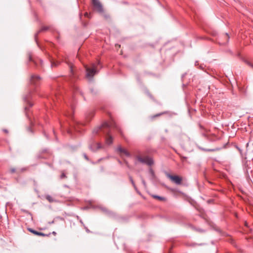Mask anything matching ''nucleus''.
I'll return each mask as SVG.
<instances>
[{
    "instance_id": "1",
    "label": "nucleus",
    "mask_w": 253,
    "mask_h": 253,
    "mask_svg": "<svg viewBox=\"0 0 253 253\" xmlns=\"http://www.w3.org/2000/svg\"><path fill=\"white\" fill-rule=\"evenodd\" d=\"M113 127L117 128L116 125L114 122H105L101 126L94 128L92 133L93 134L103 133L105 136L106 144L110 145L113 143V137L110 135L111 129Z\"/></svg>"
},
{
    "instance_id": "2",
    "label": "nucleus",
    "mask_w": 253,
    "mask_h": 253,
    "mask_svg": "<svg viewBox=\"0 0 253 253\" xmlns=\"http://www.w3.org/2000/svg\"><path fill=\"white\" fill-rule=\"evenodd\" d=\"M84 67L86 71V77L89 79L92 78L97 73V67L95 64H92L90 67L87 65H85Z\"/></svg>"
},
{
    "instance_id": "3",
    "label": "nucleus",
    "mask_w": 253,
    "mask_h": 253,
    "mask_svg": "<svg viewBox=\"0 0 253 253\" xmlns=\"http://www.w3.org/2000/svg\"><path fill=\"white\" fill-rule=\"evenodd\" d=\"M91 2L95 11L99 13L103 12V5L99 0H91Z\"/></svg>"
},
{
    "instance_id": "4",
    "label": "nucleus",
    "mask_w": 253,
    "mask_h": 253,
    "mask_svg": "<svg viewBox=\"0 0 253 253\" xmlns=\"http://www.w3.org/2000/svg\"><path fill=\"white\" fill-rule=\"evenodd\" d=\"M166 176L170 180L177 185H179L181 183L182 178L178 175H172L169 173H166Z\"/></svg>"
},
{
    "instance_id": "5",
    "label": "nucleus",
    "mask_w": 253,
    "mask_h": 253,
    "mask_svg": "<svg viewBox=\"0 0 253 253\" xmlns=\"http://www.w3.org/2000/svg\"><path fill=\"white\" fill-rule=\"evenodd\" d=\"M137 160L143 164H146L148 166H152L154 164V161L151 158L149 157H146L145 158H142L140 156L137 157Z\"/></svg>"
},
{
    "instance_id": "6",
    "label": "nucleus",
    "mask_w": 253,
    "mask_h": 253,
    "mask_svg": "<svg viewBox=\"0 0 253 253\" xmlns=\"http://www.w3.org/2000/svg\"><path fill=\"white\" fill-rule=\"evenodd\" d=\"M41 81V78L37 75H32L31 77L30 82L32 84L35 86L38 85Z\"/></svg>"
},
{
    "instance_id": "7",
    "label": "nucleus",
    "mask_w": 253,
    "mask_h": 253,
    "mask_svg": "<svg viewBox=\"0 0 253 253\" xmlns=\"http://www.w3.org/2000/svg\"><path fill=\"white\" fill-rule=\"evenodd\" d=\"M102 147L100 143H93L89 145V149L92 151H96Z\"/></svg>"
},
{
    "instance_id": "8",
    "label": "nucleus",
    "mask_w": 253,
    "mask_h": 253,
    "mask_svg": "<svg viewBox=\"0 0 253 253\" xmlns=\"http://www.w3.org/2000/svg\"><path fill=\"white\" fill-rule=\"evenodd\" d=\"M117 151L118 152H119L120 154H124V155H126L127 157H130V154H129V153L125 149H124V148H122L121 146H119L117 148Z\"/></svg>"
},
{
    "instance_id": "9",
    "label": "nucleus",
    "mask_w": 253,
    "mask_h": 253,
    "mask_svg": "<svg viewBox=\"0 0 253 253\" xmlns=\"http://www.w3.org/2000/svg\"><path fill=\"white\" fill-rule=\"evenodd\" d=\"M32 92L31 91V92H30L29 93V94L28 95H27V96H25V97H24V100H25L26 102H27V103L29 104V107H32V106L33 105V104L32 103H31V102H30V101H29V99H30V98H31V94H32Z\"/></svg>"
},
{
    "instance_id": "10",
    "label": "nucleus",
    "mask_w": 253,
    "mask_h": 253,
    "mask_svg": "<svg viewBox=\"0 0 253 253\" xmlns=\"http://www.w3.org/2000/svg\"><path fill=\"white\" fill-rule=\"evenodd\" d=\"M29 231L31 232V233H33L35 235H38V236H45L46 235L43 233L38 232L36 230H34L31 228L29 229Z\"/></svg>"
},
{
    "instance_id": "11",
    "label": "nucleus",
    "mask_w": 253,
    "mask_h": 253,
    "mask_svg": "<svg viewBox=\"0 0 253 253\" xmlns=\"http://www.w3.org/2000/svg\"><path fill=\"white\" fill-rule=\"evenodd\" d=\"M149 172L152 177V178L154 179L155 178V174L153 169L152 168H150L149 169Z\"/></svg>"
},
{
    "instance_id": "12",
    "label": "nucleus",
    "mask_w": 253,
    "mask_h": 253,
    "mask_svg": "<svg viewBox=\"0 0 253 253\" xmlns=\"http://www.w3.org/2000/svg\"><path fill=\"white\" fill-rule=\"evenodd\" d=\"M45 198L47 200H48L50 203L53 202L55 200L53 198L50 196V195H46Z\"/></svg>"
},
{
    "instance_id": "13",
    "label": "nucleus",
    "mask_w": 253,
    "mask_h": 253,
    "mask_svg": "<svg viewBox=\"0 0 253 253\" xmlns=\"http://www.w3.org/2000/svg\"><path fill=\"white\" fill-rule=\"evenodd\" d=\"M224 37H225V38L226 40V42H223L221 43V44H226L228 42L229 39V36H228L227 33L225 34V35H224Z\"/></svg>"
},
{
    "instance_id": "14",
    "label": "nucleus",
    "mask_w": 253,
    "mask_h": 253,
    "mask_svg": "<svg viewBox=\"0 0 253 253\" xmlns=\"http://www.w3.org/2000/svg\"><path fill=\"white\" fill-rule=\"evenodd\" d=\"M59 64L58 61H51V66L52 67H55L57 66V65Z\"/></svg>"
},
{
    "instance_id": "15",
    "label": "nucleus",
    "mask_w": 253,
    "mask_h": 253,
    "mask_svg": "<svg viewBox=\"0 0 253 253\" xmlns=\"http://www.w3.org/2000/svg\"><path fill=\"white\" fill-rule=\"evenodd\" d=\"M129 178L130 181H131V183H132L133 186L136 190V186L135 185L134 182L132 177L131 176H129Z\"/></svg>"
},
{
    "instance_id": "16",
    "label": "nucleus",
    "mask_w": 253,
    "mask_h": 253,
    "mask_svg": "<svg viewBox=\"0 0 253 253\" xmlns=\"http://www.w3.org/2000/svg\"><path fill=\"white\" fill-rule=\"evenodd\" d=\"M153 197L155 198V199H159L160 200H164V198L163 197H160V196H157V195H153Z\"/></svg>"
},
{
    "instance_id": "17",
    "label": "nucleus",
    "mask_w": 253,
    "mask_h": 253,
    "mask_svg": "<svg viewBox=\"0 0 253 253\" xmlns=\"http://www.w3.org/2000/svg\"><path fill=\"white\" fill-rule=\"evenodd\" d=\"M65 62H66V63H67L69 65V67H70V70H71V72H72L73 69H72V65H71L70 64H69V63H68V61H67L66 59H65Z\"/></svg>"
},
{
    "instance_id": "18",
    "label": "nucleus",
    "mask_w": 253,
    "mask_h": 253,
    "mask_svg": "<svg viewBox=\"0 0 253 253\" xmlns=\"http://www.w3.org/2000/svg\"><path fill=\"white\" fill-rule=\"evenodd\" d=\"M66 175L64 173V172H62L61 176H60V178L61 179H63V178H66Z\"/></svg>"
},
{
    "instance_id": "19",
    "label": "nucleus",
    "mask_w": 253,
    "mask_h": 253,
    "mask_svg": "<svg viewBox=\"0 0 253 253\" xmlns=\"http://www.w3.org/2000/svg\"><path fill=\"white\" fill-rule=\"evenodd\" d=\"M90 14H89L87 12H85L84 13V16L86 17L89 18H90Z\"/></svg>"
},
{
    "instance_id": "20",
    "label": "nucleus",
    "mask_w": 253,
    "mask_h": 253,
    "mask_svg": "<svg viewBox=\"0 0 253 253\" xmlns=\"http://www.w3.org/2000/svg\"><path fill=\"white\" fill-rule=\"evenodd\" d=\"M164 113H162L158 114H157V115H155V116H153V117H152V118H155V117H156L160 116H161V115L164 114Z\"/></svg>"
},
{
    "instance_id": "21",
    "label": "nucleus",
    "mask_w": 253,
    "mask_h": 253,
    "mask_svg": "<svg viewBox=\"0 0 253 253\" xmlns=\"http://www.w3.org/2000/svg\"><path fill=\"white\" fill-rule=\"evenodd\" d=\"M48 29V28L47 27H43L42 29H41V31H46L47 30V29Z\"/></svg>"
},
{
    "instance_id": "22",
    "label": "nucleus",
    "mask_w": 253,
    "mask_h": 253,
    "mask_svg": "<svg viewBox=\"0 0 253 253\" xmlns=\"http://www.w3.org/2000/svg\"><path fill=\"white\" fill-rule=\"evenodd\" d=\"M202 149L205 151H213V149H203V148Z\"/></svg>"
},
{
    "instance_id": "23",
    "label": "nucleus",
    "mask_w": 253,
    "mask_h": 253,
    "mask_svg": "<svg viewBox=\"0 0 253 253\" xmlns=\"http://www.w3.org/2000/svg\"><path fill=\"white\" fill-rule=\"evenodd\" d=\"M66 115L68 116L69 117H71L72 116V112H71V113H68V114H66Z\"/></svg>"
},
{
    "instance_id": "24",
    "label": "nucleus",
    "mask_w": 253,
    "mask_h": 253,
    "mask_svg": "<svg viewBox=\"0 0 253 253\" xmlns=\"http://www.w3.org/2000/svg\"><path fill=\"white\" fill-rule=\"evenodd\" d=\"M142 182L143 184L144 185V186L145 187H146V182L145 181V180L144 179H142Z\"/></svg>"
},
{
    "instance_id": "25",
    "label": "nucleus",
    "mask_w": 253,
    "mask_h": 253,
    "mask_svg": "<svg viewBox=\"0 0 253 253\" xmlns=\"http://www.w3.org/2000/svg\"><path fill=\"white\" fill-rule=\"evenodd\" d=\"M10 171L11 173H14L15 171V169L14 168L11 169Z\"/></svg>"
},
{
    "instance_id": "26",
    "label": "nucleus",
    "mask_w": 253,
    "mask_h": 253,
    "mask_svg": "<svg viewBox=\"0 0 253 253\" xmlns=\"http://www.w3.org/2000/svg\"><path fill=\"white\" fill-rule=\"evenodd\" d=\"M247 63L251 67H253V64H252V63H251L250 62H247Z\"/></svg>"
},
{
    "instance_id": "27",
    "label": "nucleus",
    "mask_w": 253,
    "mask_h": 253,
    "mask_svg": "<svg viewBox=\"0 0 253 253\" xmlns=\"http://www.w3.org/2000/svg\"><path fill=\"white\" fill-rule=\"evenodd\" d=\"M84 158H85L86 160H88V157H87V155H86L85 154H84Z\"/></svg>"
},
{
    "instance_id": "28",
    "label": "nucleus",
    "mask_w": 253,
    "mask_h": 253,
    "mask_svg": "<svg viewBox=\"0 0 253 253\" xmlns=\"http://www.w3.org/2000/svg\"><path fill=\"white\" fill-rule=\"evenodd\" d=\"M74 89H75V90L76 91H77L78 90V87L77 86H75L74 87Z\"/></svg>"
},
{
    "instance_id": "29",
    "label": "nucleus",
    "mask_w": 253,
    "mask_h": 253,
    "mask_svg": "<svg viewBox=\"0 0 253 253\" xmlns=\"http://www.w3.org/2000/svg\"><path fill=\"white\" fill-rule=\"evenodd\" d=\"M29 60L32 61V57L31 55L29 56Z\"/></svg>"
},
{
    "instance_id": "30",
    "label": "nucleus",
    "mask_w": 253,
    "mask_h": 253,
    "mask_svg": "<svg viewBox=\"0 0 253 253\" xmlns=\"http://www.w3.org/2000/svg\"><path fill=\"white\" fill-rule=\"evenodd\" d=\"M3 131L5 132V133H7L8 131L6 130V129H3Z\"/></svg>"
},
{
    "instance_id": "31",
    "label": "nucleus",
    "mask_w": 253,
    "mask_h": 253,
    "mask_svg": "<svg viewBox=\"0 0 253 253\" xmlns=\"http://www.w3.org/2000/svg\"><path fill=\"white\" fill-rule=\"evenodd\" d=\"M75 129L77 131H78V128L76 126L75 127Z\"/></svg>"
},
{
    "instance_id": "32",
    "label": "nucleus",
    "mask_w": 253,
    "mask_h": 253,
    "mask_svg": "<svg viewBox=\"0 0 253 253\" xmlns=\"http://www.w3.org/2000/svg\"><path fill=\"white\" fill-rule=\"evenodd\" d=\"M26 170V169H21V171H24V170Z\"/></svg>"
},
{
    "instance_id": "33",
    "label": "nucleus",
    "mask_w": 253,
    "mask_h": 253,
    "mask_svg": "<svg viewBox=\"0 0 253 253\" xmlns=\"http://www.w3.org/2000/svg\"><path fill=\"white\" fill-rule=\"evenodd\" d=\"M119 132H120V133L122 134V132H121V130H120V129H119Z\"/></svg>"
},
{
    "instance_id": "34",
    "label": "nucleus",
    "mask_w": 253,
    "mask_h": 253,
    "mask_svg": "<svg viewBox=\"0 0 253 253\" xmlns=\"http://www.w3.org/2000/svg\"><path fill=\"white\" fill-rule=\"evenodd\" d=\"M28 109V107H25V110H27Z\"/></svg>"
},
{
    "instance_id": "35",
    "label": "nucleus",
    "mask_w": 253,
    "mask_h": 253,
    "mask_svg": "<svg viewBox=\"0 0 253 253\" xmlns=\"http://www.w3.org/2000/svg\"><path fill=\"white\" fill-rule=\"evenodd\" d=\"M53 234H55L56 233L55 232H53Z\"/></svg>"
},
{
    "instance_id": "36",
    "label": "nucleus",
    "mask_w": 253,
    "mask_h": 253,
    "mask_svg": "<svg viewBox=\"0 0 253 253\" xmlns=\"http://www.w3.org/2000/svg\"><path fill=\"white\" fill-rule=\"evenodd\" d=\"M42 61H41V64H42Z\"/></svg>"
},
{
    "instance_id": "37",
    "label": "nucleus",
    "mask_w": 253,
    "mask_h": 253,
    "mask_svg": "<svg viewBox=\"0 0 253 253\" xmlns=\"http://www.w3.org/2000/svg\"><path fill=\"white\" fill-rule=\"evenodd\" d=\"M81 223H82V224L83 223V222L82 221H80Z\"/></svg>"
}]
</instances>
